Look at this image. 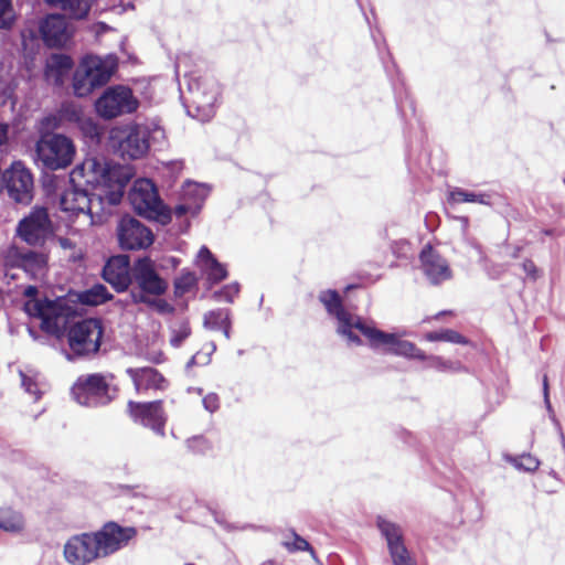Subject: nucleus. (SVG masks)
I'll list each match as a JSON object with an SVG mask.
<instances>
[{
	"label": "nucleus",
	"mask_w": 565,
	"mask_h": 565,
	"mask_svg": "<svg viewBox=\"0 0 565 565\" xmlns=\"http://www.w3.org/2000/svg\"><path fill=\"white\" fill-rule=\"evenodd\" d=\"M420 259L424 273L431 282L438 284L451 277L447 262L437 255L431 247L423 249Z\"/></svg>",
	"instance_id": "nucleus-23"
},
{
	"label": "nucleus",
	"mask_w": 565,
	"mask_h": 565,
	"mask_svg": "<svg viewBox=\"0 0 565 565\" xmlns=\"http://www.w3.org/2000/svg\"><path fill=\"white\" fill-rule=\"evenodd\" d=\"M117 68L114 55H84L72 77V89L77 97H87L96 88L107 84Z\"/></svg>",
	"instance_id": "nucleus-3"
},
{
	"label": "nucleus",
	"mask_w": 565,
	"mask_h": 565,
	"mask_svg": "<svg viewBox=\"0 0 565 565\" xmlns=\"http://www.w3.org/2000/svg\"><path fill=\"white\" fill-rule=\"evenodd\" d=\"M220 89L214 83H199L191 89V103L195 110V117L200 120H209L215 111Z\"/></svg>",
	"instance_id": "nucleus-18"
},
{
	"label": "nucleus",
	"mask_w": 565,
	"mask_h": 565,
	"mask_svg": "<svg viewBox=\"0 0 565 565\" xmlns=\"http://www.w3.org/2000/svg\"><path fill=\"white\" fill-rule=\"evenodd\" d=\"M130 416L134 420L151 427L159 434H162L164 418L159 402L134 403L128 404Z\"/></svg>",
	"instance_id": "nucleus-21"
},
{
	"label": "nucleus",
	"mask_w": 565,
	"mask_h": 565,
	"mask_svg": "<svg viewBox=\"0 0 565 565\" xmlns=\"http://www.w3.org/2000/svg\"><path fill=\"white\" fill-rule=\"evenodd\" d=\"M25 529V520L21 512L12 508H0V530L19 534Z\"/></svg>",
	"instance_id": "nucleus-29"
},
{
	"label": "nucleus",
	"mask_w": 565,
	"mask_h": 565,
	"mask_svg": "<svg viewBox=\"0 0 565 565\" xmlns=\"http://www.w3.org/2000/svg\"><path fill=\"white\" fill-rule=\"evenodd\" d=\"M139 108V99L132 90L124 85L106 88L94 103L97 116L103 119H114L132 114Z\"/></svg>",
	"instance_id": "nucleus-6"
},
{
	"label": "nucleus",
	"mask_w": 565,
	"mask_h": 565,
	"mask_svg": "<svg viewBox=\"0 0 565 565\" xmlns=\"http://www.w3.org/2000/svg\"><path fill=\"white\" fill-rule=\"evenodd\" d=\"M505 461L513 466L516 470L534 472L540 467V460L530 454L521 456H505Z\"/></svg>",
	"instance_id": "nucleus-32"
},
{
	"label": "nucleus",
	"mask_w": 565,
	"mask_h": 565,
	"mask_svg": "<svg viewBox=\"0 0 565 565\" xmlns=\"http://www.w3.org/2000/svg\"><path fill=\"white\" fill-rule=\"evenodd\" d=\"M134 175L131 166L87 157L71 171L73 188L62 193L60 209L76 232L100 225L120 204Z\"/></svg>",
	"instance_id": "nucleus-1"
},
{
	"label": "nucleus",
	"mask_w": 565,
	"mask_h": 565,
	"mask_svg": "<svg viewBox=\"0 0 565 565\" xmlns=\"http://www.w3.org/2000/svg\"><path fill=\"white\" fill-rule=\"evenodd\" d=\"M63 558L68 565H88L100 558L93 532L70 536L63 545Z\"/></svg>",
	"instance_id": "nucleus-11"
},
{
	"label": "nucleus",
	"mask_w": 565,
	"mask_h": 565,
	"mask_svg": "<svg viewBox=\"0 0 565 565\" xmlns=\"http://www.w3.org/2000/svg\"><path fill=\"white\" fill-rule=\"evenodd\" d=\"M377 526L385 536L394 565H414L402 541L401 529L393 522L379 518Z\"/></svg>",
	"instance_id": "nucleus-19"
},
{
	"label": "nucleus",
	"mask_w": 565,
	"mask_h": 565,
	"mask_svg": "<svg viewBox=\"0 0 565 565\" xmlns=\"http://www.w3.org/2000/svg\"><path fill=\"white\" fill-rule=\"evenodd\" d=\"M12 264L21 266L25 271L33 275L40 273L46 265V257L43 254L28 253L20 255Z\"/></svg>",
	"instance_id": "nucleus-30"
},
{
	"label": "nucleus",
	"mask_w": 565,
	"mask_h": 565,
	"mask_svg": "<svg viewBox=\"0 0 565 565\" xmlns=\"http://www.w3.org/2000/svg\"><path fill=\"white\" fill-rule=\"evenodd\" d=\"M426 338L429 341H448V342H461L462 341L461 337L451 330H445L441 332L429 333V334H427Z\"/></svg>",
	"instance_id": "nucleus-39"
},
{
	"label": "nucleus",
	"mask_w": 565,
	"mask_h": 565,
	"mask_svg": "<svg viewBox=\"0 0 565 565\" xmlns=\"http://www.w3.org/2000/svg\"><path fill=\"white\" fill-rule=\"evenodd\" d=\"M52 233V224L47 212L34 207L17 226V235L30 245L42 244Z\"/></svg>",
	"instance_id": "nucleus-13"
},
{
	"label": "nucleus",
	"mask_w": 565,
	"mask_h": 565,
	"mask_svg": "<svg viewBox=\"0 0 565 565\" xmlns=\"http://www.w3.org/2000/svg\"><path fill=\"white\" fill-rule=\"evenodd\" d=\"M524 266H525V269L529 270L530 273L535 271L534 265L532 263L525 264Z\"/></svg>",
	"instance_id": "nucleus-46"
},
{
	"label": "nucleus",
	"mask_w": 565,
	"mask_h": 565,
	"mask_svg": "<svg viewBox=\"0 0 565 565\" xmlns=\"http://www.w3.org/2000/svg\"><path fill=\"white\" fill-rule=\"evenodd\" d=\"M79 302L89 306H98L111 298V295L107 291L103 285H95L92 288L82 291L77 296Z\"/></svg>",
	"instance_id": "nucleus-31"
},
{
	"label": "nucleus",
	"mask_w": 565,
	"mask_h": 565,
	"mask_svg": "<svg viewBox=\"0 0 565 565\" xmlns=\"http://www.w3.org/2000/svg\"><path fill=\"white\" fill-rule=\"evenodd\" d=\"M320 300L329 313L335 315L338 319V333L345 339L348 344H359L360 341L356 332H360L374 348L403 356L422 358L419 351L411 342L401 340L395 334L384 333L372 324H367L361 319L348 315L342 309L340 298L335 291L327 290L322 292Z\"/></svg>",
	"instance_id": "nucleus-2"
},
{
	"label": "nucleus",
	"mask_w": 565,
	"mask_h": 565,
	"mask_svg": "<svg viewBox=\"0 0 565 565\" xmlns=\"http://www.w3.org/2000/svg\"><path fill=\"white\" fill-rule=\"evenodd\" d=\"M448 201L451 204H458V203H463V202L480 203V204L486 203L484 195L475 194V193L466 192L462 190H454V191L449 192Z\"/></svg>",
	"instance_id": "nucleus-35"
},
{
	"label": "nucleus",
	"mask_w": 565,
	"mask_h": 565,
	"mask_svg": "<svg viewBox=\"0 0 565 565\" xmlns=\"http://www.w3.org/2000/svg\"><path fill=\"white\" fill-rule=\"evenodd\" d=\"M132 273L141 290L138 295L160 296L167 290V282L156 273L154 264L150 258L138 259Z\"/></svg>",
	"instance_id": "nucleus-17"
},
{
	"label": "nucleus",
	"mask_w": 565,
	"mask_h": 565,
	"mask_svg": "<svg viewBox=\"0 0 565 565\" xmlns=\"http://www.w3.org/2000/svg\"><path fill=\"white\" fill-rule=\"evenodd\" d=\"M9 141V126L0 121V147L6 146Z\"/></svg>",
	"instance_id": "nucleus-43"
},
{
	"label": "nucleus",
	"mask_w": 565,
	"mask_h": 565,
	"mask_svg": "<svg viewBox=\"0 0 565 565\" xmlns=\"http://www.w3.org/2000/svg\"><path fill=\"white\" fill-rule=\"evenodd\" d=\"M38 290L33 286H29L24 290V295L29 300L24 303V310L30 317L41 320V327L46 332L54 333L58 330V319L65 315V300L56 298L54 300H41L35 296Z\"/></svg>",
	"instance_id": "nucleus-7"
},
{
	"label": "nucleus",
	"mask_w": 565,
	"mask_h": 565,
	"mask_svg": "<svg viewBox=\"0 0 565 565\" xmlns=\"http://www.w3.org/2000/svg\"><path fill=\"white\" fill-rule=\"evenodd\" d=\"M196 276L193 273H184L175 281V289L179 294H184L196 284Z\"/></svg>",
	"instance_id": "nucleus-38"
},
{
	"label": "nucleus",
	"mask_w": 565,
	"mask_h": 565,
	"mask_svg": "<svg viewBox=\"0 0 565 565\" xmlns=\"http://www.w3.org/2000/svg\"><path fill=\"white\" fill-rule=\"evenodd\" d=\"M103 276L117 291H125L131 282L129 257L118 255L109 258L104 267Z\"/></svg>",
	"instance_id": "nucleus-20"
},
{
	"label": "nucleus",
	"mask_w": 565,
	"mask_h": 565,
	"mask_svg": "<svg viewBox=\"0 0 565 565\" xmlns=\"http://www.w3.org/2000/svg\"><path fill=\"white\" fill-rule=\"evenodd\" d=\"M544 387H547V384H546V383L544 384ZM546 390H547V388H545V391H546ZM545 397L547 398V393H546V392H545Z\"/></svg>",
	"instance_id": "nucleus-48"
},
{
	"label": "nucleus",
	"mask_w": 565,
	"mask_h": 565,
	"mask_svg": "<svg viewBox=\"0 0 565 565\" xmlns=\"http://www.w3.org/2000/svg\"><path fill=\"white\" fill-rule=\"evenodd\" d=\"M84 115L85 114L81 106L65 105L61 108L57 115H50L44 117L40 121V130L44 131L49 129H57L65 122L74 124L77 126Z\"/></svg>",
	"instance_id": "nucleus-26"
},
{
	"label": "nucleus",
	"mask_w": 565,
	"mask_h": 565,
	"mask_svg": "<svg viewBox=\"0 0 565 565\" xmlns=\"http://www.w3.org/2000/svg\"><path fill=\"white\" fill-rule=\"evenodd\" d=\"M40 33L50 47L67 46L74 35V28L60 14L47 15L40 24Z\"/></svg>",
	"instance_id": "nucleus-16"
},
{
	"label": "nucleus",
	"mask_w": 565,
	"mask_h": 565,
	"mask_svg": "<svg viewBox=\"0 0 565 565\" xmlns=\"http://www.w3.org/2000/svg\"><path fill=\"white\" fill-rule=\"evenodd\" d=\"M204 326L209 329H224V337L228 338L227 331V313L224 311H211L204 317Z\"/></svg>",
	"instance_id": "nucleus-34"
},
{
	"label": "nucleus",
	"mask_w": 565,
	"mask_h": 565,
	"mask_svg": "<svg viewBox=\"0 0 565 565\" xmlns=\"http://www.w3.org/2000/svg\"><path fill=\"white\" fill-rule=\"evenodd\" d=\"M58 244L63 249H72L74 247L73 243L68 238L60 237Z\"/></svg>",
	"instance_id": "nucleus-44"
},
{
	"label": "nucleus",
	"mask_w": 565,
	"mask_h": 565,
	"mask_svg": "<svg viewBox=\"0 0 565 565\" xmlns=\"http://www.w3.org/2000/svg\"><path fill=\"white\" fill-rule=\"evenodd\" d=\"M15 83L11 73L0 66V107L8 109L10 113L14 110L15 98H14Z\"/></svg>",
	"instance_id": "nucleus-28"
},
{
	"label": "nucleus",
	"mask_w": 565,
	"mask_h": 565,
	"mask_svg": "<svg viewBox=\"0 0 565 565\" xmlns=\"http://www.w3.org/2000/svg\"><path fill=\"white\" fill-rule=\"evenodd\" d=\"M74 66L71 56L65 54H52L44 68V78L49 84L60 85L70 74Z\"/></svg>",
	"instance_id": "nucleus-25"
},
{
	"label": "nucleus",
	"mask_w": 565,
	"mask_h": 565,
	"mask_svg": "<svg viewBox=\"0 0 565 565\" xmlns=\"http://www.w3.org/2000/svg\"><path fill=\"white\" fill-rule=\"evenodd\" d=\"M8 195L17 203L29 204L33 199L34 180L30 169L21 161H14L2 173Z\"/></svg>",
	"instance_id": "nucleus-9"
},
{
	"label": "nucleus",
	"mask_w": 565,
	"mask_h": 565,
	"mask_svg": "<svg viewBox=\"0 0 565 565\" xmlns=\"http://www.w3.org/2000/svg\"><path fill=\"white\" fill-rule=\"evenodd\" d=\"M307 547H308V543L305 540L299 539V537L296 539L294 548L306 550Z\"/></svg>",
	"instance_id": "nucleus-45"
},
{
	"label": "nucleus",
	"mask_w": 565,
	"mask_h": 565,
	"mask_svg": "<svg viewBox=\"0 0 565 565\" xmlns=\"http://www.w3.org/2000/svg\"><path fill=\"white\" fill-rule=\"evenodd\" d=\"M203 404L209 412H213L217 408V397L213 394L207 395L203 398Z\"/></svg>",
	"instance_id": "nucleus-42"
},
{
	"label": "nucleus",
	"mask_w": 565,
	"mask_h": 565,
	"mask_svg": "<svg viewBox=\"0 0 565 565\" xmlns=\"http://www.w3.org/2000/svg\"><path fill=\"white\" fill-rule=\"evenodd\" d=\"M127 374L132 380L137 391L163 390L166 387V380L151 367L128 369Z\"/></svg>",
	"instance_id": "nucleus-27"
},
{
	"label": "nucleus",
	"mask_w": 565,
	"mask_h": 565,
	"mask_svg": "<svg viewBox=\"0 0 565 565\" xmlns=\"http://www.w3.org/2000/svg\"><path fill=\"white\" fill-rule=\"evenodd\" d=\"M117 239L122 249L136 250L146 249L153 243V234L138 220L125 215L116 228Z\"/></svg>",
	"instance_id": "nucleus-12"
},
{
	"label": "nucleus",
	"mask_w": 565,
	"mask_h": 565,
	"mask_svg": "<svg viewBox=\"0 0 565 565\" xmlns=\"http://www.w3.org/2000/svg\"><path fill=\"white\" fill-rule=\"evenodd\" d=\"M77 128L86 136L95 138L99 136L98 124L89 116L84 115L77 124Z\"/></svg>",
	"instance_id": "nucleus-37"
},
{
	"label": "nucleus",
	"mask_w": 565,
	"mask_h": 565,
	"mask_svg": "<svg viewBox=\"0 0 565 565\" xmlns=\"http://www.w3.org/2000/svg\"><path fill=\"white\" fill-rule=\"evenodd\" d=\"M209 194V188L205 184L188 181L182 188V203L175 207V214L183 215L190 213L195 215L205 198Z\"/></svg>",
	"instance_id": "nucleus-22"
},
{
	"label": "nucleus",
	"mask_w": 565,
	"mask_h": 565,
	"mask_svg": "<svg viewBox=\"0 0 565 565\" xmlns=\"http://www.w3.org/2000/svg\"><path fill=\"white\" fill-rule=\"evenodd\" d=\"M15 12L10 0H0V28L7 29L13 25Z\"/></svg>",
	"instance_id": "nucleus-36"
},
{
	"label": "nucleus",
	"mask_w": 565,
	"mask_h": 565,
	"mask_svg": "<svg viewBox=\"0 0 565 565\" xmlns=\"http://www.w3.org/2000/svg\"><path fill=\"white\" fill-rule=\"evenodd\" d=\"M72 392L75 399L82 405L105 404L111 398L108 384L99 375L79 379L74 384Z\"/></svg>",
	"instance_id": "nucleus-15"
},
{
	"label": "nucleus",
	"mask_w": 565,
	"mask_h": 565,
	"mask_svg": "<svg viewBox=\"0 0 565 565\" xmlns=\"http://www.w3.org/2000/svg\"><path fill=\"white\" fill-rule=\"evenodd\" d=\"M13 253H15V249H14V248H12V249L10 250L9 257H11V254H13Z\"/></svg>",
	"instance_id": "nucleus-47"
},
{
	"label": "nucleus",
	"mask_w": 565,
	"mask_h": 565,
	"mask_svg": "<svg viewBox=\"0 0 565 565\" xmlns=\"http://www.w3.org/2000/svg\"><path fill=\"white\" fill-rule=\"evenodd\" d=\"M238 294V285L230 284L224 287V289L220 292V297L225 301H232L233 298Z\"/></svg>",
	"instance_id": "nucleus-41"
},
{
	"label": "nucleus",
	"mask_w": 565,
	"mask_h": 565,
	"mask_svg": "<svg viewBox=\"0 0 565 565\" xmlns=\"http://www.w3.org/2000/svg\"><path fill=\"white\" fill-rule=\"evenodd\" d=\"M131 297H132L134 302L146 303L152 310H154L159 313H168L172 310V307L170 306V303L162 298H158V296L135 295V292H132Z\"/></svg>",
	"instance_id": "nucleus-33"
},
{
	"label": "nucleus",
	"mask_w": 565,
	"mask_h": 565,
	"mask_svg": "<svg viewBox=\"0 0 565 565\" xmlns=\"http://www.w3.org/2000/svg\"><path fill=\"white\" fill-rule=\"evenodd\" d=\"M76 156L74 141L57 132H42L34 145V162L46 170L57 171L72 164Z\"/></svg>",
	"instance_id": "nucleus-4"
},
{
	"label": "nucleus",
	"mask_w": 565,
	"mask_h": 565,
	"mask_svg": "<svg viewBox=\"0 0 565 565\" xmlns=\"http://www.w3.org/2000/svg\"><path fill=\"white\" fill-rule=\"evenodd\" d=\"M110 140L121 156L130 159L141 158L149 149L148 129L141 125L130 124L115 127Z\"/></svg>",
	"instance_id": "nucleus-8"
},
{
	"label": "nucleus",
	"mask_w": 565,
	"mask_h": 565,
	"mask_svg": "<svg viewBox=\"0 0 565 565\" xmlns=\"http://www.w3.org/2000/svg\"><path fill=\"white\" fill-rule=\"evenodd\" d=\"M103 335L102 322L86 319L73 324L67 333L70 348L76 354H89L98 351Z\"/></svg>",
	"instance_id": "nucleus-10"
},
{
	"label": "nucleus",
	"mask_w": 565,
	"mask_h": 565,
	"mask_svg": "<svg viewBox=\"0 0 565 565\" xmlns=\"http://www.w3.org/2000/svg\"><path fill=\"white\" fill-rule=\"evenodd\" d=\"M21 377L22 385L24 386L25 391L34 395V398L38 399L41 393L38 384L31 377L25 376L23 373H21Z\"/></svg>",
	"instance_id": "nucleus-40"
},
{
	"label": "nucleus",
	"mask_w": 565,
	"mask_h": 565,
	"mask_svg": "<svg viewBox=\"0 0 565 565\" xmlns=\"http://www.w3.org/2000/svg\"><path fill=\"white\" fill-rule=\"evenodd\" d=\"M93 534L99 556L106 557L125 547L136 536V530L129 526L122 527L117 523L109 522L100 530L93 532Z\"/></svg>",
	"instance_id": "nucleus-14"
},
{
	"label": "nucleus",
	"mask_w": 565,
	"mask_h": 565,
	"mask_svg": "<svg viewBox=\"0 0 565 565\" xmlns=\"http://www.w3.org/2000/svg\"><path fill=\"white\" fill-rule=\"evenodd\" d=\"M128 199L139 215L162 225L171 221V213L161 202L157 188L150 179H136L128 193Z\"/></svg>",
	"instance_id": "nucleus-5"
},
{
	"label": "nucleus",
	"mask_w": 565,
	"mask_h": 565,
	"mask_svg": "<svg viewBox=\"0 0 565 565\" xmlns=\"http://www.w3.org/2000/svg\"><path fill=\"white\" fill-rule=\"evenodd\" d=\"M194 264L211 284H216L227 276L225 267L214 258L205 246L198 252Z\"/></svg>",
	"instance_id": "nucleus-24"
}]
</instances>
